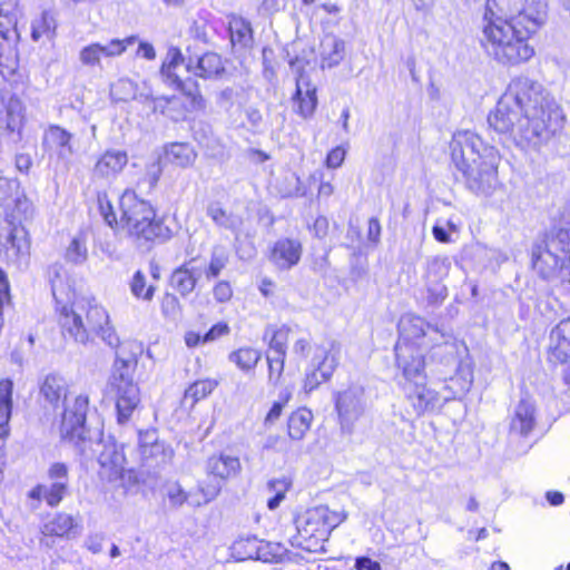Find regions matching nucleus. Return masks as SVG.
<instances>
[{
	"label": "nucleus",
	"mask_w": 570,
	"mask_h": 570,
	"mask_svg": "<svg viewBox=\"0 0 570 570\" xmlns=\"http://www.w3.org/2000/svg\"><path fill=\"white\" fill-rule=\"evenodd\" d=\"M490 127L523 149H539L563 129L566 115L537 80L515 77L488 116Z\"/></svg>",
	"instance_id": "1"
},
{
	"label": "nucleus",
	"mask_w": 570,
	"mask_h": 570,
	"mask_svg": "<svg viewBox=\"0 0 570 570\" xmlns=\"http://www.w3.org/2000/svg\"><path fill=\"white\" fill-rule=\"evenodd\" d=\"M546 8V0H488L482 20V46L504 65L529 60L534 50L527 38L544 22Z\"/></svg>",
	"instance_id": "2"
},
{
	"label": "nucleus",
	"mask_w": 570,
	"mask_h": 570,
	"mask_svg": "<svg viewBox=\"0 0 570 570\" xmlns=\"http://www.w3.org/2000/svg\"><path fill=\"white\" fill-rule=\"evenodd\" d=\"M451 161L473 193L489 196L499 186L498 150L471 130H458L449 145Z\"/></svg>",
	"instance_id": "3"
},
{
	"label": "nucleus",
	"mask_w": 570,
	"mask_h": 570,
	"mask_svg": "<svg viewBox=\"0 0 570 570\" xmlns=\"http://www.w3.org/2000/svg\"><path fill=\"white\" fill-rule=\"evenodd\" d=\"M399 331L400 338L395 345L396 364L406 375L417 373L421 367H425V351L441 346L453 350L452 336L421 316L414 314L402 316Z\"/></svg>",
	"instance_id": "4"
},
{
	"label": "nucleus",
	"mask_w": 570,
	"mask_h": 570,
	"mask_svg": "<svg viewBox=\"0 0 570 570\" xmlns=\"http://www.w3.org/2000/svg\"><path fill=\"white\" fill-rule=\"evenodd\" d=\"M69 385L63 376L57 373L47 374L39 384L40 395L46 402L57 407L63 401L60 434L63 440L73 443L80 452L87 453L86 416L89 405L87 395H77L68 400ZM89 444L91 442L89 441Z\"/></svg>",
	"instance_id": "5"
},
{
	"label": "nucleus",
	"mask_w": 570,
	"mask_h": 570,
	"mask_svg": "<svg viewBox=\"0 0 570 570\" xmlns=\"http://www.w3.org/2000/svg\"><path fill=\"white\" fill-rule=\"evenodd\" d=\"M59 324L63 337L87 344L92 334L101 337L110 347L119 346V337L110 325L107 311L94 301L80 299L71 306L59 308Z\"/></svg>",
	"instance_id": "6"
},
{
	"label": "nucleus",
	"mask_w": 570,
	"mask_h": 570,
	"mask_svg": "<svg viewBox=\"0 0 570 570\" xmlns=\"http://www.w3.org/2000/svg\"><path fill=\"white\" fill-rule=\"evenodd\" d=\"M120 219L117 229L138 243L167 240L171 230L161 220L156 219L151 205L137 197L131 190H125L119 200Z\"/></svg>",
	"instance_id": "7"
},
{
	"label": "nucleus",
	"mask_w": 570,
	"mask_h": 570,
	"mask_svg": "<svg viewBox=\"0 0 570 570\" xmlns=\"http://www.w3.org/2000/svg\"><path fill=\"white\" fill-rule=\"evenodd\" d=\"M532 268L543 279L562 278L570 283V223L553 228L531 250Z\"/></svg>",
	"instance_id": "8"
},
{
	"label": "nucleus",
	"mask_w": 570,
	"mask_h": 570,
	"mask_svg": "<svg viewBox=\"0 0 570 570\" xmlns=\"http://www.w3.org/2000/svg\"><path fill=\"white\" fill-rule=\"evenodd\" d=\"M347 517L345 510H331L323 504L309 508L295 518L297 535L292 544L309 552L323 551L332 531Z\"/></svg>",
	"instance_id": "9"
},
{
	"label": "nucleus",
	"mask_w": 570,
	"mask_h": 570,
	"mask_svg": "<svg viewBox=\"0 0 570 570\" xmlns=\"http://www.w3.org/2000/svg\"><path fill=\"white\" fill-rule=\"evenodd\" d=\"M129 361L117 357L110 377V390L116 397L117 421L127 423L140 403V391L129 371Z\"/></svg>",
	"instance_id": "10"
},
{
	"label": "nucleus",
	"mask_w": 570,
	"mask_h": 570,
	"mask_svg": "<svg viewBox=\"0 0 570 570\" xmlns=\"http://www.w3.org/2000/svg\"><path fill=\"white\" fill-rule=\"evenodd\" d=\"M50 484H37L27 493L28 505L37 510L43 500L48 507L56 508L69 494V469L67 464L56 462L47 472Z\"/></svg>",
	"instance_id": "11"
},
{
	"label": "nucleus",
	"mask_w": 570,
	"mask_h": 570,
	"mask_svg": "<svg viewBox=\"0 0 570 570\" xmlns=\"http://www.w3.org/2000/svg\"><path fill=\"white\" fill-rule=\"evenodd\" d=\"M403 376L405 379L403 392L416 416L434 412L450 400L449 396L441 395L438 391L426 385L424 367H421L417 373L412 375L403 373Z\"/></svg>",
	"instance_id": "12"
},
{
	"label": "nucleus",
	"mask_w": 570,
	"mask_h": 570,
	"mask_svg": "<svg viewBox=\"0 0 570 570\" xmlns=\"http://www.w3.org/2000/svg\"><path fill=\"white\" fill-rule=\"evenodd\" d=\"M29 247L24 227L8 216L0 217V256L10 264L20 265L27 259Z\"/></svg>",
	"instance_id": "13"
},
{
	"label": "nucleus",
	"mask_w": 570,
	"mask_h": 570,
	"mask_svg": "<svg viewBox=\"0 0 570 570\" xmlns=\"http://www.w3.org/2000/svg\"><path fill=\"white\" fill-rule=\"evenodd\" d=\"M335 409L338 414L342 432L352 434L356 421L364 414L366 409L364 387L358 384H352L338 392L335 397Z\"/></svg>",
	"instance_id": "14"
},
{
	"label": "nucleus",
	"mask_w": 570,
	"mask_h": 570,
	"mask_svg": "<svg viewBox=\"0 0 570 570\" xmlns=\"http://www.w3.org/2000/svg\"><path fill=\"white\" fill-rule=\"evenodd\" d=\"M340 357L341 348L336 343H332L327 350H323L322 353L314 355L312 360L313 370L306 374L304 380V390L306 393H311L320 384L332 377L338 366Z\"/></svg>",
	"instance_id": "15"
},
{
	"label": "nucleus",
	"mask_w": 570,
	"mask_h": 570,
	"mask_svg": "<svg viewBox=\"0 0 570 570\" xmlns=\"http://www.w3.org/2000/svg\"><path fill=\"white\" fill-rule=\"evenodd\" d=\"M95 452H98V462L100 464V474L110 482L122 479L126 472V456L122 445L114 440L107 439L96 443Z\"/></svg>",
	"instance_id": "16"
},
{
	"label": "nucleus",
	"mask_w": 570,
	"mask_h": 570,
	"mask_svg": "<svg viewBox=\"0 0 570 570\" xmlns=\"http://www.w3.org/2000/svg\"><path fill=\"white\" fill-rule=\"evenodd\" d=\"M451 261L446 256H435L426 262L425 282L430 296L434 302L442 301L446 296V287L442 284L449 275Z\"/></svg>",
	"instance_id": "17"
},
{
	"label": "nucleus",
	"mask_w": 570,
	"mask_h": 570,
	"mask_svg": "<svg viewBox=\"0 0 570 570\" xmlns=\"http://www.w3.org/2000/svg\"><path fill=\"white\" fill-rule=\"evenodd\" d=\"M549 358L553 362H570V316L552 327L548 345Z\"/></svg>",
	"instance_id": "18"
},
{
	"label": "nucleus",
	"mask_w": 570,
	"mask_h": 570,
	"mask_svg": "<svg viewBox=\"0 0 570 570\" xmlns=\"http://www.w3.org/2000/svg\"><path fill=\"white\" fill-rule=\"evenodd\" d=\"M202 274L203 266L197 264L196 257H193L174 269L170 275V286L186 297L195 289Z\"/></svg>",
	"instance_id": "19"
},
{
	"label": "nucleus",
	"mask_w": 570,
	"mask_h": 570,
	"mask_svg": "<svg viewBox=\"0 0 570 570\" xmlns=\"http://www.w3.org/2000/svg\"><path fill=\"white\" fill-rule=\"evenodd\" d=\"M302 256V244L292 238L278 239L271 252V262L281 271L296 266Z\"/></svg>",
	"instance_id": "20"
},
{
	"label": "nucleus",
	"mask_w": 570,
	"mask_h": 570,
	"mask_svg": "<svg viewBox=\"0 0 570 570\" xmlns=\"http://www.w3.org/2000/svg\"><path fill=\"white\" fill-rule=\"evenodd\" d=\"M292 100L293 109L297 115L304 119L311 118L317 106L316 87L307 78L299 76Z\"/></svg>",
	"instance_id": "21"
},
{
	"label": "nucleus",
	"mask_w": 570,
	"mask_h": 570,
	"mask_svg": "<svg viewBox=\"0 0 570 570\" xmlns=\"http://www.w3.org/2000/svg\"><path fill=\"white\" fill-rule=\"evenodd\" d=\"M127 163L128 156L125 151L110 149L98 158L92 174L98 178L115 177L125 168Z\"/></svg>",
	"instance_id": "22"
},
{
	"label": "nucleus",
	"mask_w": 570,
	"mask_h": 570,
	"mask_svg": "<svg viewBox=\"0 0 570 570\" xmlns=\"http://www.w3.org/2000/svg\"><path fill=\"white\" fill-rule=\"evenodd\" d=\"M72 135L59 126H50L43 134L42 144L48 150L56 151L59 158L66 159L73 154L70 144Z\"/></svg>",
	"instance_id": "23"
},
{
	"label": "nucleus",
	"mask_w": 570,
	"mask_h": 570,
	"mask_svg": "<svg viewBox=\"0 0 570 570\" xmlns=\"http://www.w3.org/2000/svg\"><path fill=\"white\" fill-rule=\"evenodd\" d=\"M535 425V407L531 400L522 399L517 404L511 421V431L528 435Z\"/></svg>",
	"instance_id": "24"
},
{
	"label": "nucleus",
	"mask_w": 570,
	"mask_h": 570,
	"mask_svg": "<svg viewBox=\"0 0 570 570\" xmlns=\"http://www.w3.org/2000/svg\"><path fill=\"white\" fill-rule=\"evenodd\" d=\"M242 469L239 459L237 456L219 454L214 455L207 461V471L210 475L226 480L235 476Z\"/></svg>",
	"instance_id": "25"
},
{
	"label": "nucleus",
	"mask_w": 570,
	"mask_h": 570,
	"mask_svg": "<svg viewBox=\"0 0 570 570\" xmlns=\"http://www.w3.org/2000/svg\"><path fill=\"white\" fill-rule=\"evenodd\" d=\"M187 69L198 77L210 78L219 75L224 70V66L217 53L206 52L202 57L197 58L195 65H193L190 59L187 65Z\"/></svg>",
	"instance_id": "26"
},
{
	"label": "nucleus",
	"mask_w": 570,
	"mask_h": 570,
	"mask_svg": "<svg viewBox=\"0 0 570 570\" xmlns=\"http://www.w3.org/2000/svg\"><path fill=\"white\" fill-rule=\"evenodd\" d=\"M321 66L322 68H334L345 57V42L335 37H326L322 41Z\"/></svg>",
	"instance_id": "27"
},
{
	"label": "nucleus",
	"mask_w": 570,
	"mask_h": 570,
	"mask_svg": "<svg viewBox=\"0 0 570 570\" xmlns=\"http://www.w3.org/2000/svg\"><path fill=\"white\" fill-rule=\"evenodd\" d=\"M76 525L72 515L58 512L43 524L41 531L43 535L68 538Z\"/></svg>",
	"instance_id": "28"
},
{
	"label": "nucleus",
	"mask_w": 570,
	"mask_h": 570,
	"mask_svg": "<svg viewBox=\"0 0 570 570\" xmlns=\"http://www.w3.org/2000/svg\"><path fill=\"white\" fill-rule=\"evenodd\" d=\"M196 156L194 148L185 142H173L168 145L165 150L166 159L170 164L181 168L191 166Z\"/></svg>",
	"instance_id": "29"
},
{
	"label": "nucleus",
	"mask_w": 570,
	"mask_h": 570,
	"mask_svg": "<svg viewBox=\"0 0 570 570\" xmlns=\"http://www.w3.org/2000/svg\"><path fill=\"white\" fill-rule=\"evenodd\" d=\"M206 214L215 223L216 226L229 230H238L242 225V219L226 210L219 203L214 202L207 206Z\"/></svg>",
	"instance_id": "30"
},
{
	"label": "nucleus",
	"mask_w": 570,
	"mask_h": 570,
	"mask_svg": "<svg viewBox=\"0 0 570 570\" xmlns=\"http://www.w3.org/2000/svg\"><path fill=\"white\" fill-rule=\"evenodd\" d=\"M313 414L309 410L302 407L293 412L288 419V436L292 440H302L311 428Z\"/></svg>",
	"instance_id": "31"
},
{
	"label": "nucleus",
	"mask_w": 570,
	"mask_h": 570,
	"mask_svg": "<svg viewBox=\"0 0 570 570\" xmlns=\"http://www.w3.org/2000/svg\"><path fill=\"white\" fill-rule=\"evenodd\" d=\"M140 456L145 465L158 468L168 464L173 460L174 451L170 446L159 442L142 450Z\"/></svg>",
	"instance_id": "32"
},
{
	"label": "nucleus",
	"mask_w": 570,
	"mask_h": 570,
	"mask_svg": "<svg viewBox=\"0 0 570 570\" xmlns=\"http://www.w3.org/2000/svg\"><path fill=\"white\" fill-rule=\"evenodd\" d=\"M6 124L4 130L12 134L20 131L24 121V108L18 98H10L6 105V115L1 119Z\"/></svg>",
	"instance_id": "33"
},
{
	"label": "nucleus",
	"mask_w": 570,
	"mask_h": 570,
	"mask_svg": "<svg viewBox=\"0 0 570 570\" xmlns=\"http://www.w3.org/2000/svg\"><path fill=\"white\" fill-rule=\"evenodd\" d=\"M17 12L11 3H0V38L3 40H16L19 35L17 31Z\"/></svg>",
	"instance_id": "34"
},
{
	"label": "nucleus",
	"mask_w": 570,
	"mask_h": 570,
	"mask_svg": "<svg viewBox=\"0 0 570 570\" xmlns=\"http://www.w3.org/2000/svg\"><path fill=\"white\" fill-rule=\"evenodd\" d=\"M56 19L49 11H43L39 18H36L31 23V38L33 41H39L42 38L51 40L56 36Z\"/></svg>",
	"instance_id": "35"
},
{
	"label": "nucleus",
	"mask_w": 570,
	"mask_h": 570,
	"mask_svg": "<svg viewBox=\"0 0 570 570\" xmlns=\"http://www.w3.org/2000/svg\"><path fill=\"white\" fill-rule=\"evenodd\" d=\"M271 334L268 347L271 354L286 355L287 344L294 334V330L287 325H282L278 328L269 327L266 331V336Z\"/></svg>",
	"instance_id": "36"
},
{
	"label": "nucleus",
	"mask_w": 570,
	"mask_h": 570,
	"mask_svg": "<svg viewBox=\"0 0 570 570\" xmlns=\"http://www.w3.org/2000/svg\"><path fill=\"white\" fill-rule=\"evenodd\" d=\"M229 33L233 45L247 47L252 41L250 23L242 17H232L229 20Z\"/></svg>",
	"instance_id": "37"
},
{
	"label": "nucleus",
	"mask_w": 570,
	"mask_h": 570,
	"mask_svg": "<svg viewBox=\"0 0 570 570\" xmlns=\"http://www.w3.org/2000/svg\"><path fill=\"white\" fill-rule=\"evenodd\" d=\"M229 262V253L224 246H214L206 269H203L207 279L216 278Z\"/></svg>",
	"instance_id": "38"
},
{
	"label": "nucleus",
	"mask_w": 570,
	"mask_h": 570,
	"mask_svg": "<svg viewBox=\"0 0 570 570\" xmlns=\"http://www.w3.org/2000/svg\"><path fill=\"white\" fill-rule=\"evenodd\" d=\"M259 360L261 352L252 347H242L229 354V361L244 372L255 368Z\"/></svg>",
	"instance_id": "39"
},
{
	"label": "nucleus",
	"mask_w": 570,
	"mask_h": 570,
	"mask_svg": "<svg viewBox=\"0 0 570 570\" xmlns=\"http://www.w3.org/2000/svg\"><path fill=\"white\" fill-rule=\"evenodd\" d=\"M184 58L178 48H170L167 52L166 59L161 66V75L166 77L177 88H181L183 82L180 78L175 73V68L183 63Z\"/></svg>",
	"instance_id": "40"
},
{
	"label": "nucleus",
	"mask_w": 570,
	"mask_h": 570,
	"mask_svg": "<svg viewBox=\"0 0 570 570\" xmlns=\"http://www.w3.org/2000/svg\"><path fill=\"white\" fill-rule=\"evenodd\" d=\"M451 383L456 385V390L446 395L450 397V400L468 393L473 383V373L471 367L468 364H461L458 368L456 375L451 377Z\"/></svg>",
	"instance_id": "41"
},
{
	"label": "nucleus",
	"mask_w": 570,
	"mask_h": 570,
	"mask_svg": "<svg viewBox=\"0 0 570 570\" xmlns=\"http://www.w3.org/2000/svg\"><path fill=\"white\" fill-rule=\"evenodd\" d=\"M218 385V382L215 380H199L193 383L186 391L184 399L187 402L188 400L191 401V405H194L199 400L205 399L207 395H209Z\"/></svg>",
	"instance_id": "42"
},
{
	"label": "nucleus",
	"mask_w": 570,
	"mask_h": 570,
	"mask_svg": "<svg viewBox=\"0 0 570 570\" xmlns=\"http://www.w3.org/2000/svg\"><path fill=\"white\" fill-rule=\"evenodd\" d=\"M129 286L131 294L138 299L150 302L155 295L156 287L147 286L146 275L141 271L134 274Z\"/></svg>",
	"instance_id": "43"
},
{
	"label": "nucleus",
	"mask_w": 570,
	"mask_h": 570,
	"mask_svg": "<svg viewBox=\"0 0 570 570\" xmlns=\"http://www.w3.org/2000/svg\"><path fill=\"white\" fill-rule=\"evenodd\" d=\"M289 487L291 481L285 476L273 479L267 483V490L273 494V497L267 500V507L269 510H275L279 507Z\"/></svg>",
	"instance_id": "44"
},
{
	"label": "nucleus",
	"mask_w": 570,
	"mask_h": 570,
	"mask_svg": "<svg viewBox=\"0 0 570 570\" xmlns=\"http://www.w3.org/2000/svg\"><path fill=\"white\" fill-rule=\"evenodd\" d=\"M88 249L86 238L82 235L73 237L66 249V259L72 264L79 265L87 261Z\"/></svg>",
	"instance_id": "45"
},
{
	"label": "nucleus",
	"mask_w": 570,
	"mask_h": 570,
	"mask_svg": "<svg viewBox=\"0 0 570 570\" xmlns=\"http://www.w3.org/2000/svg\"><path fill=\"white\" fill-rule=\"evenodd\" d=\"M165 497L171 508L178 509L183 507L189 498L187 491L177 481H168L164 485Z\"/></svg>",
	"instance_id": "46"
},
{
	"label": "nucleus",
	"mask_w": 570,
	"mask_h": 570,
	"mask_svg": "<svg viewBox=\"0 0 570 570\" xmlns=\"http://www.w3.org/2000/svg\"><path fill=\"white\" fill-rule=\"evenodd\" d=\"M137 38L135 36L127 37L122 40L112 39L106 45H101V50L104 57L111 58L118 57L122 55L126 49L136 42Z\"/></svg>",
	"instance_id": "47"
},
{
	"label": "nucleus",
	"mask_w": 570,
	"mask_h": 570,
	"mask_svg": "<svg viewBox=\"0 0 570 570\" xmlns=\"http://www.w3.org/2000/svg\"><path fill=\"white\" fill-rule=\"evenodd\" d=\"M285 358L286 355L267 354L268 382L273 386L279 383L285 366Z\"/></svg>",
	"instance_id": "48"
},
{
	"label": "nucleus",
	"mask_w": 570,
	"mask_h": 570,
	"mask_svg": "<svg viewBox=\"0 0 570 570\" xmlns=\"http://www.w3.org/2000/svg\"><path fill=\"white\" fill-rule=\"evenodd\" d=\"M104 57L101 45L98 42L90 43L83 47L79 52V60L83 66L96 67L100 65V59Z\"/></svg>",
	"instance_id": "49"
},
{
	"label": "nucleus",
	"mask_w": 570,
	"mask_h": 570,
	"mask_svg": "<svg viewBox=\"0 0 570 570\" xmlns=\"http://www.w3.org/2000/svg\"><path fill=\"white\" fill-rule=\"evenodd\" d=\"M98 207L105 222L111 227L117 228L119 220L116 217L111 202L106 193H98L97 195Z\"/></svg>",
	"instance_id": "50"
},
{
	"label": "nucleus",
	"mask_w": 570,
	"mask_h": 570,
	"mask_svg": "<svg viewBox=\"0 0 570 570\" xmlns=\"http://www.w3.org/2000/svg\"><path fill=\"white\" fill-rule=\"evenodd\" d=\"M111 96L121 101L135 97V85L129 79H119L111 86Z\"/></svg>",
	"instance_id": "51"
},
{
	"label": "nucleus",
	"mask_w": 570,
	"mask_h": 570,
	"mask_svg": "<svg viewBox=\"0 0 570 570\" xmlns=\"http://www.w3.org/2000/svg\"><path fill=\"white\" fill-rule=\"evenodd\" d=\"M312 351L311 341L307 336H297L292 346V355L296 360H305Z\"/></svg>",
	"instance_id": "52"
},
{
	"label": "nucleus",
	"mask_w": 570,
	"mask_h": 570,
	"mask_svg": "<svg viewBox=\"0 0 570 570\" xmlns=\"http://www.w3.org/2000/svg\"><path fill=\"white\" fill-rule=\"evenodd\" d=\"M161 311L165 316H176L180 311V303L177 296L166 293L161 299Z\"/></svg>",
	"instance_id": "53"
},
{
	"label": "nucleus",
	"mask_w": 570,
	"mask_h": 570,
	"mask_svg": "<svg viewBox=\"0 0 570 570\" xmlns=\"http://www.w3.org/2000/svg\"><path fill=\"white\" fill-rule=\"evenodd\" d=\"M346 150L342 147L333 148L326 156L325 165L327 168L336 169L342 166L345 159Z\"/></svg>",
	"instance_id": "54"
},
{
	"label": "nucleus",
	"mask_w": 570,
	"mask_h": 570,
	"mask_svg": "<svg viewBox=\"0 0 570 570\" xmlns=\"http://www.w3.org/2000/svg\"><path fill=\"white\" fill-rule=\"evenodd\" d=\"M198 491L203 494L204 500L197 501L196 502L197 507H199L202 504H206V503L210 502L212 500H214L220 491V485L218 483L208 484V485H205L204 483H199Z\"/></svg>",
	"instance_id": "55"
},
{
	"label": "nucleus",
	"mask_w": 570,
	"mask_h": 570,
	"mask_svg": "<svg viewBox=\"0 0 570 570\" xmlns=\"http://www.w3.org/2000/svg\"><path fill=\"white\" fill-rule=\"evenodd\" d=\"M214 297L219 303L228 302L233 296V289L228 282H218L214 287Z\"/></svg>",
	"instance_id": "56"
},
{
	"label": "nucleus",
	"mask_w": 570,
	"mask_h": 570,
	"mask_svg": "<svg viewBox=\"0 0 570 570\" xmlns=\"http://www.w3.org/2000/svg\"><path fill=\"white\" fill-rule=\"evenodd\" d=\"M159 443L157 432L155 430H146L139 432V453L142 450Z\"/></svg>",
	"instance_id": "57"
},
{
	"label": "nucleus",
	"mask_w": 570,
	"mask_h": 570,
	"mask_svg": "<svg viewBox=\"0 0 570 570\" xmlns=\"http://www.w3.org/2000/svg\"><path fill=\"white\" fill-rule=\"evenodd\" d=\"M229 328L226 324L218 323L214 325L203 337V342L215 341L216 338L228 334Z\"/></svg>",
	"instance_id": "58"
},
{
	"label": "nucleus",
	"mask_w": 570,
	"mask_h": 570,
	"mask_svg": "<svg viewBox=\"0 0 570 570\" xmlns=\"http://www.w3.org/2000/svg\"><path fill=\"white\" fill-rule=\"evenodd\" d=\"M355 569L356 570H382V567L377 561H374L368 557H358L355 560Z\"/></svg>",
	"instance_id": "59"
},
{
	"label": "nucleus",
	"mask_w": 570,
	"mask_h": 570,
	"mask_svg": "<svg viewBox=\"0 0 570 570\" xmlns=\"http://www.w3.org/2000/svg\"><path fill=\"white\" fill-rule=\"evenodd\" d=\"M236 92L233 88H225L218 94L217 102L220 107L229 108L234 104Z\"/></svg>",
	"instance_id": "60"
},
{
	"label": "nucleus",
	"mask_w": 570,
	"mask_h": 570,
	"mask_svg": "<svg viewBox=\"0 0 570 570\" xmlns=\"http://www.w3.org/2000/svg\"><path fill=\"white\" fill-rule=\"evenodd\" d=\"M381 235V225L377 218H371L367 227V238L374 244H377Z\"/></svg>",
	"instance_id": "61"
},
{
	"label": "nucleus",
	"mask_w": 570,
	"mask_h": 570,
	"mask_svg": "<svg viewBox=\"0 0 570 570\" xmlns=\"http://www.w3.org/2000/svg\"><path fill=\"white\" fill-rule=\"evenodd\" d=\"M313 230L316 237L323 238L326 236L328 230V220L324 216H320L313 224Z\"/></svg>",
	"instance_id": "62"
},
{
	"label": "nucleus",
	"mask_w": 570,
	"mask_h": 570,
	"mask_svg": "<svg viewBox=\"0 0 570 570\" xmlns=\"http://www.w3.org/2000/svg\"><path fill=\"white\" fill-rule=\"evenodd\" d=\"M288 180L291 184H293L294 186L289 189H286V190H283V196L284 197H298V196H303L304 193L299 188V178L295 175H291L288 177Z\"/></svg>",
	"instance_id": "63"
},
{
	"label": "nucleus",
	"mask_w": 570,
	"mask_h": 570,
	"mask_svg": "<svg viewBox=\"0 0 570 570\" xmlns=\"http://www.w3.org/2000/svg\"><path fill=\"white\" fill-rule=\"evenodd\" d=\"M246 118L253 128H258L263 121V116L257 108L249 107L246 109Z\"/></svg>",
	"instance_id": "64"
}]
</instances>
